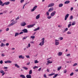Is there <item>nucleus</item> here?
Instances as JSON below:
<instances>
[{
	"mask_svg": "<svg viewBox=\"0 0 78 78\" xmlns=\"http://www.w3.org/2000/svg\"><path fill=\"white\" fill-rule=\"evenodd\" d=\"M42 41L41 42H40V44H39V45L40 46H42V45H44V40H45V38H43L42 39Z\"/></svg>",
	"mask_w": 78,
	"mask_h": 78,
	"instance_id": "nucleus-1",
	"label": "nucleus"
},
{
	"mask_svg": "<svg viewBox=\"0 0 78 78\" xmlns=\"http://www.w3.org/2000/svg\"><path fill=\"white\" fill-rule=\"evenodd\" d=\"M17 22V21H13L11 24L9 25V27H11V26H12V25H14V24H16V23Z\"/></svg>",
	"mask_w": 78,
	"mask_h": 78,
	"instance_id": "nucleus-2",
	"label": "nucleus"
},
{
	"mask_svg": "<svg viewBox=\"0 0 78 78\" xmlns=\"http://www.w3.org/2000/svg\"><path fill=\"white\" fill-rule=\"evenodd\" d=\"M37 8V6H34L33 8L31 10V12H33V11H34V10H36Z\"/></svg>",
	"mask_w": 78,
	"mask_h": 78,
	"instance_id": "nucleus-3",
	"label": "nucleus"
},
{
	"mask_svg": "<svg viewBox=\"0 0 78 78\" xmlns=\"http://www.w3.org/2000/svg\"><path fill=\"white\" fill-rule=\"evenodd\" d=\"M35 24H32V25H28L27 26V27L28 28H31L32 27H33L34 25H35Z\"/></svg>",
	"mask_w": 78,
	"mask_h": 78,
	"instance_id": "nucleus-4",
	"label": "nucleus"
},
{
	"mask_svg": "<svg viewBox=\"0 0 78 78\" xmlns=\"http://www.w3.org/2000/svg\"><path fill=\"white\" fill-rule=\"evenodd\" d=\"M26 25H27V23H26L25 22H23L22 23H21V26H22L23 27L25 26Z\"/></svg>",
	"mask_w": 78,
	"mask_h": 78,
	"instance_id": "nucleus-5",
	"label": "nucleus"
},
{
	"mask_svg": "<svg viewBox=\"0 0 78 78\" xmlns=\"http://www.w3.org/2000/svg\"><path fill=\"white\" fill-rule=\"evenodd\" d=\"M55 4H54V3H51L48 5V8H49V7H52V6H53Z\"/></svg>",
	"mask_w": 78,
	"mask_h": 78,
	"instance_id": "nucleus-6",
	"label": "nucleus"
},
{
	"mask_svg": "<svg viewBox=\"0 0 78 78\" xmlns=\"http://www.w3.org/2000/svg\"><path fill=\"white\" fill-rule=\"evenodd\" d=\"M22 31L24 33H28V30L26 29H24L22 30Z\"/></svg>",
	"mask_w": 78,
	"mask_h": 78,
	"instance_id": "nucleus-7",
	"label": "nucleus"
},
{
	"mask_svg": "<svg viewBox=\"0 0 78 78\" xmlns=\"http://www.w3.org/2000/svg\"><path fill=\"white\" fill-rule=\"evenodd\" d=\"M69 14H67L66 15L65 18V20H67V19L69 17Z\"/></svg>",
	"mask_w": 78,
	"mask_h": 78,
	"instance_id": "nucleus-8",
	"label": "nucleus"
},
{
	"mask_svg": "<svg viewBox=\"0 0 78 78\" xmlns=\"http://www.w3.org/2000/svg\"><path fill=\"white\" fill-rule=\"evenodd\" d=\"M55 13H56V11H54L53 12H52L51 14V16H54L55 15Z\"/></svg>",
	"mask_w": 78,
	"mask_h": 78,
	"instance_id": "nucleus-9",
	"label": "nucleus"
},
{
	"mask_svg": "<svg viewBox=\"0 0 78 78\" xmlns=\"http://www.w3.org/2000/svg\"><path fill=\"white\" fill-rule=\"evenodd\" d=\"M19 58L20 59H23L25 58V57L24 56H23L22 55H20L19 56Z\"/></svg>",
	"mask_w": 78,
	"mask_h": 78,
	"instance_id": "nucleus-10",
	"label": "nucleus"
},
{
	"mask_svg": "<svg viewBox=\"0 0 78 78\" xmlns=\"http://www.w3.org/2000/svg\"><path fill=\"white\" fill-rule=\"evenodd\" d=\"M53 8L52 7L50 8L48 10V12H51V11H53Z\"/></svg>",
	"mask_w": 78,
	"mask_h": 78,
	"instance_id": "nucleus-11",
	"label": "nucleus"
},
{
	"mask_svg": "<svg viewBox=\"0 0 78 78\" xmlns=\"http://www.w3.org/2000/svg\"><path fill=\"white\" fill-rule=\"evenodd\" d=\"M26 77L27 78H31V76L30 75H27Z\"/></svg>",
	"mask_w": 78,
	"mask_h": 78,
	"instance_id": "nucleus-12",
	"label": "nucleus"
},
{
	"mask_svg": "<svg viewBox=\"0 0 78 78\" xmlns=\"http://www.w3.org/2000/svg\"><path fill=\"white\" fill-rule=\"evenodd\" d=\"M40 18V14L39 15H37L36 16V19H39Z\"/></svg>",
	"mask_w": 78,
	"mask_h": 78,
	"instance_id": "nucleus-13",
	"label": "nucleus"
},
{
	"mask_svg": "<svg viewBox=\"0 0 78 78\" xmlns=\"http://www.w3.org/2000/svg\"><path fill=\"white\" fill-rule=\"evenodd\" d=\"M62 55V52H59L58 54V56H61Z\"/></svg>",
	"mask_w": 78,
	"mask_h": 78,
	"instance_id": "nucleus-14",
	"label": "nucleus"
},
{
	"mask_svg": "<svg viewBox=\"0 0 78 78\" xmlns=\"http://www.w3.org/2000/svg\"><path fill=\"white\" fill-rule=\"evenodd\" d=\"M40 29V27H38L36 29H35L34 30V31H37V30H39Z\"/></svg>",
	"mask_w": 78,
	"mask_h": 78,
	"instance_id": "nucleus-15",
	"label": "nucleus"
},
{
	"mask_svg": "<svg viewBox=\"0 0 78 78\" xmlns=\"http://www.w3.org/2000/svg\"><path fill=\"white\" fill-rule=\"evenodd\" d=\"M20 77H21L22 78H25V75H21L20 76Z\"/></svg>",
	"mask_w": 78,
	"mask_h": 78,
	"instance_id": "nucleus-16",
	"label": "nucleus"
},
{
	"mask_svg": "<svg viewBox=\"0 0 78 78\" xmlns=\"http://www.w3.org/2000/svg\"><path fill=\"white\" fill-rule=\"evenodd\" d=\"M15 67H17V68H19L20 66L17 64V63H16L15 64Z\"/></svg>",
	"mask_w": 78,
	"mask_h": 78,
	"instance_id": "nucleus-17",
	"label": "nucleus"
},
{
	"mask_svg": "<svg viewBox=\"0 0 78 78\" xmlns=\"http://www.w3.org/2000/svg\"><path fill=\"white\" fill-rule=\"evenodd\" d=\"M70 3V1H67L65 2L64 3L65 4H68Z\"/></svg>",
	"mask_w": 78,
	"mask_h": 78,
	"instance_id": "nucleus-18",
	"label": "nucleus"
},
{
	"mask_svg": "<svg viewBox=\"0 0 78 78\" xmlns=\"http://www.w3.org/2000/svg\"><path fill=\"white\" fill-rule=\"evenodd\" d=\"M10 3V2H5V5H9V4Z\"/></svg>",
	"mask_w": 78,
	"mask_h": 78,
	"instance_id": "nucleus-19",
	"label": "nucleus"
},
{
	"mask_svg": "<svg viewBox=\"0 0 78 78\" xmlns=\"http://www.w3.org/2000/svg\"><path fill=\"white\" fill-rule=\"evenodd\" d=\"M19 33L17 32L16 33H15V37H16V36H19Z\"/></svg>",
	"mask_w": 78,
	"mask_h": 78,
	"instance_id": "nucleus-20",
	"label": "nucleus"
},
{
	"mask_svg": "<svg viewBox=\"0 0 78 78\" xmlns=\"http://www.w3.org/2000/svg\"><path fill=\"white\" fill-rule=\"evenodd\" d=\"M59 43L58 41L57 42H55V45H59Z\"/></svg>",
	"mask_w": 78,
	"mask_h": 78,
	"instance_id": "nucleus-21",
	"label": "nucleus"
},
{
	"mask_svg": "<svg viewBox=\"0 0 78 78\" xmlns=\"http://www.w3.org/2000/svg\"><path fill=\"white\" fill-rule=\"evenodd\" d=\"M59 7H62V6H63V4H60L59 5Z\"/></svg>",
	"mask_w": 78,
	"mask_h": 78,
	"instance_id": "nucleus-22",
	"label": "nucleus"
},
{
	"mask_svg": "<svg viewBox=\"0 0 78 78\" xmlns=\"http://www.w3.org/2000/svg\"><path fill=\"white\" fill-rule=\"evenodd\" d=\"M61 68H62V66H60V67H59L58 68V71H59V70H60L61 69Z\"/></svg>",
	"mask_w": 78,
	"mask_h": 78,
	"instance_id": "nucleus-23",
	"label": "nucleus"
},
{
	"mask_svg": "<svg viewBox=\"0 0 78 78\" xmlns=\"http://www.w3.org/2000/svg\"><path fill=\"white\" fill-rule=\"evenodd\" d=\"M5 45V44H4L3 43H1V44L0 45V46H1V47H3H3H4Z\"/></svg>",
	"mask_w": 78,
	"mask_h": 78,
	"instance_id": "nucleus-24",
	"label": "nucleus"
},
{
	"mask_svg": "<svg viewBox=\"0 0 78 78\" xmlns=\"http://www.w3.org/2000/svg\"><path fill=\"white\" fill-rule=\"evenodd\" d=\"M47 62L48 64H51V63H52V62H50V60H48Z\"/></svg>",
	"mask_w": 78,
	"mask_h": 78,
	"instance_id": "nucleus-25",
	"label": "nucleus"
},
{
	"mask_svg": "<svg viewBox=\"0 0 78 78\" xmlns=\"http://www.w3.org/2000/svg\"><path fill=\"white\" fill-rule=\"evenodd\" d=\"M58 75V74H55L54 76L53 77V78H56V77Z\"/></svg>",
	"mask_w": 78,
	"mask_h": 78,
	"instance_id": "nucleus-26",
	"label": "nucleus"
},
{
	"mask_svg": "<svg viewBox=\"0 0 78 78\" xmlns=\"http://www.w3.org/2000/svg\"><path fill=\"white\" fill-rule=\"evenodd\" d=\"M55 74V73H52V74H49L48 75V76H52L53 75H54Z\"/></svg>",
	"mask_w": 78,
	"mask_h": 78,
	"instance_id": "nucleus-27",
	"label": "nucleus"
},
{
	"mask_svg": "<svg viewBox=\"0 0 78 78\" xmlns=\"http://www.w3.org/2000/svg\"><path fill=\"white\" fill-rule=\"evenodd\" d=\"M30 38H31V39H34L35 36H32L30 37Z\"/></svg>",
	"mask_w": 78,
	"mask_h": 78,
	"instance_id": "nucleus-28",
	"label": "nucleus"
},
{
	"mask_svg": "<svg viewBox=\"0 0 78 78\" xmlns=\"http://www.w3.org/2000/svg\"><path fill=\"white\" fill-rule=\"evenodd\" d=\"M73 16H71L69 18V20H72V19H73Z\"/></svg>",
	"mask_w": 78,
	"mask_h": 78,
	"instance_id": "nucleus-29",
	"label": "nucleus"
},
{
	"mask_svg": "<svg viewBox=\"0 0 78 78\" xmlns=\"http://www.w3.org/2000/svg\"><path fill=\"white\" fill-rule=\"evenodd\" d=\"M29 74H30V75H31V74H32V70H30L29 71Z\"/></svg>",
	"mask_w": 78,
	"mask_h": 78,
	"instance_id": "nucleus-30",
	"label": "nucleus"
},
{
	"mask_svg": "<svg viewBox=\"0 0 78 78\" xmlns=\"http://www.w3.org/2000/svg\"><path fill=\"white\" fill-rule=\"evenodd\" d=\"M34 62L35 64H37V63H38V62H39L37 61V60H35L34 61Z\"/></svg>",
	"mask_w": 78,
	"mask_h": 78,
	"instance_id": "nucleus-31",
	"label": "nucleus"
},
{
	"mask_svg": "<svg viewBox=\"0 0 78 78\" xmlns=\"http://www.w3.org/2000/svg\"><path fill=\"white\" fill-rule=\"evenodd\" d=\"M75 25V22H73L72 24V25Z\"/></svg>",
	"mask_w": 78,
	"mask_h": 78,
	"instance_id": "nucleus-32",
	"label": "nucleus"
},
{
	"mask_svg": "<svg viewBox=\"0 0 78 78\" xmlns=\"http://www.w3.org/2000/svg\"><path fill=\"white\" fill-rule=\"evenodd\" d=\"M23 68L24 69H25L26 70H28V68L27 67H23Z\"/></svg>",
	"mask_w": 78,
	"mask_h": 78,
	"instance_id": "nucleus-33",
	"label": "nucleus"
},
{
	"mask_svg": "<svg viewBox=\"0 0 78 78\" xmlns=\"http://www.w3.org/2000/svg\"><path fill=\"white\" fill-rule=\"evenodd\" d=\"M0 72L1 73H4V71H3V70H1Z\"/></svg>",
	"mask_w": 78,
	"mask_h": 78,
	"instance_id": "nucleus-34",
	"label": "nucleus"
},
{
	"mask_svg": "<svg viewBox=\"0 0 78 78\" xmlns=\"http://www.w3.org/2000/svg\"><path fill=\"white\" fill-rule=\"evenodd\" d=\"M77 63H75L73 65V67H75V66H77Z\"/></svg>",
	"mask_w": 78,
	"mask_h": 78,
	"instance_id": "nucleus-35",
	"label": "nucleus"
},
{
	"mask_svg": "<svg viewBox=\"0 0 78 78\" xmlns=\"http://www.w3.org/2000/svg\"><path fill=\"white\" fill-rule=\"evenodd\" d=\"M68 30V28H66V29L64 30V32H66V31H67Z\"/></svg>",
	"mask_w": 78,
	"mask_h": 78,
	"instance_id": "nucleus-36",
	"label": "nucleus"
},
{
	"mask_svg": "<svg viewBox=\"0 0 78 78\" xmlns=\"http://www.w3.org/2000/svg\"><path fill=\"white\" fill-rule=\"evenodd\" d=\"M47 18L48 19H51V16H48L47 17Z\"/></svg>",
	"mask_w": 78,
	"mask_h": 78,
	"instance_id": "nucleus-37",
	"label": "nucleus"
},
{
	"mask_svg": "<svg viewBox=\"0 0 78 78\" xmlns=\"http://www.w3.org/2000/svg\"><path fill=\"white\" fill-rule=\"evenodd\" d=\"M28 37H24L23 38V40L24 39H26Z\"/></svg>",
	"mask_w": 78,
	"mask_h": 78,
	"instance_id": "nucleus-38",
	"label": "nucleus"
},
{
	"mask_svg": "<svg viewBox=\"0 0 78 78\" xmlns=\"http://www.w3.org/2000/svg\"><path fill=\"white\" fill-rule=\"evenodd\" d=\"M73 74H74L72 72L70 74V76H72L73 75Z\"/></svg>",
	"mask_w": 78,
	"mask_h": 78,
	"instance_id": "nucleus-39",
	"label": "nucleus"
},
{
	"mask_svg": "<svg viewBox=\"0 0 78 78\" xmlns=\"http://www.w3.org/2000/svg\"><path fill=\"white\" fill-rule=\"evenodd\" d=\"M3 4V2H2V1L0 0V5H2Z\"/></svg>",
	"mask_w": 78,
	"mask_h": 78,
	"instance_id": "nucleus-40",
	"label": "nucleus"
},
{
	"mask_svg": "<svg viewBox=\"0 0 78 78\" xmlns=\"http://www.w3.org/2000/svg\"><path fill=\"white\" fill-rule=\"evenodd\" d=\"M6 12H7V10L4 11L3 12V13H4V14H6Z\"/></svg>",
	"mask_w": 78,
	"mask_h": 78,
	"instance_id": "nucleus-41",
	"label": "nucleus"
},
{
	"mask_svg": "<svg viewBox=\"0 0 78 78\" xmlns=\"http://www.w3.org/2000/svg\"><path fill=\"white\" fill-rule=\"evenodd\" d=\"M27 4V3H26V4H24V5H23V9H24V8L25 7V5Z\"/></svg>",
	"mask_w": 78,
	"mask_h": 78,
	"instance_id": "nucleus-42",
	"label": "nucleus"
},
{
	"mask_svg": "<svg viewBox=\"0 0 78 78\" xmlns=\"http://www.w3.org/2000/svg\"><path fill=\"white\" fill-rule=\"evenodd\" d=\"M36 68H38V67H37L36 66H35L34 67H33V69H34Z\"/></svg>",
	"mask_w": 78,
	"mask_h": 78,
	"instance_id": "nucleus-43",
	"label": "nucleus"
},
{
	"mask_svg": "<svg viewBox=\"0 0 78 78\" xmlns=\"http://www.w3.org/2000/svg\"><path fill=\"white\" fill-rule=\"evenodd\" d=\"M67 34H72V33L70 32V31H68V32H67Z\"/></svg>",
	"mask_w": 78,
	"mask_h": 78,
	"instance_id": "nucleus-44",
	"label": "nucleus"
},
{
	"mask_svg": "<svg viewBox=\"0 0 78 78\" xmlns=\"http://www.w3.org/2000/svg\"><path fill=\"white\" fill-rule=\"evenodd\" d=\"M44 78H47V76H46V74H44Z\"/></svg>",
	"mask_w": 78,
	"mask_h": 78,
	"instance_id": "nucleus-45",
	"label": "nucleus"
},
{
	"mask_svg": "<svg viewBox=\"0 0 78 78\" xmlns=\"http://www.w3.org/2000/svg\"><path fill=\"white\" fill-rule=\"evenodd\" d=\"M71 24H69L68 25V28H70V26H71Z\"/></svg>",
	"mask_w": 78,
	"mask_h": 78,
	"instance_id": "nucleus-46",
	"label": "nucleus"
},
{
	"mask_svg": "<svg viewBox=\"0 0 78 78\" xmlns=\"http://www.w3.org/2000/svg\"><path fill=\"white\" fill-rule=\"evenodd\" d=\"M8 63H11L12 62L10 60H8Z\"/></svg>",
	"mask_w": 78,
	"mask_h": 78,
	"instance_id": "nucleus-47",
	"label": "nucleus"
},
{
	"mask_svg": "<svg viewBox=\"0 0 78 78\" xmlns=\"http://www.w3.org/2000/svg\"><path fill=\"white\" fill-rule=\"evenodd\" d=\"M0 64H3V61L1 60L0 61Z\"/></svg>",
	"mask_w": 78,
	"mask_h": 78,
	"instance_id": "nucleus-48",
	"label": "nucleus"
},
{
	"mask_svg": "<svg viewBox=\"0 0 78 78\" xmlns=\"http://www.w3.org/2000/svg\"><path fill=\"white\" fill-rule=\"evenodd\" d=\"M60 41H62V39H63V37H60Z\"/></svg>",
	"mask_w": 78,
	"mask_h": 78,
	"instance_id": "nucleus-49",
	"label": "nucleus"
},
{
	"mask_svg": "<svg viewBox=\"0 0 78 78\" xmlns=\"http://www.w3.org/2000/svg\"><path fill=\"white\" fill-rule=\"evenodd\" d=\"M18 19H19V16L17 18H16V20H17Z\"/></svg>",
	"mask_w": 78,
	"mask_h": 78,
	"instance_id": "nucleus-50",
	"label": "nucleus"
},
{
	"mask_svg": "<svg viewBox=\"0 0 78 78\" xmlns=\"http://www.w3.org/2000/svg\"><path fill=\"white\" fill-rule=\"evenodd\" d=\"M26 57L27 58H30V56L29 55H26Z\"/></svg>",
	"mask_w": 78,
	"mask_h": 78,
	"instance_id": "nucleus-51",
	"label": "nucleus"
},
{
	"mask_svg": "<svg viewBox=\"0 0 78 78\" xmlns=\"http://www.w3.org/2000/svg\"><path fill=\"white\" fill-rule=\"evenodd\" d=\"M23 34V32H20V34Z\"/></svg>",
	"mask_w": 78,
	"mask_h": 78,
	"instance_id": "nucleus-52",
	"label": "nucleus"
},
{
	"mask_svg": "<svg viewBox=\"0 0 78 78\" xmlns=\"http://www.w3.org/2000/svg\"><path fill=\"white\" fill-rule=\"evenodd\" d=\"M46 14H47V16H49V12H46Z\"/></svg>",
	"mask_w": 78,
	"mask_h": 78,
	"instance_id": "nucleus-53",
	"label": "nucleus"
},
{
	"mask_svg": "<svg viewBox=\"0 0 78 78\" xmlns=\"http://www.w3.org/2000/svg\"><path fill=\"white\" fill-rule=\"evenodd\" d=\"M6 46H8L9 45V43H7L6 44Z\"/></svg>",
	"mask_w": 78,
	"mask_h": 78,
	"instance_id": "nucleus-54",
	"label": "nucleus"
},
{
	"mask_svg": "<svg viewBox=\"0 0 78 78\" xmlns=\"http://www.w3.org/2000/svg\"><path fill=\"white\" fill-rule=\"evenodd\" d=\"M5 64H7V63H8V60L5 61Z\"/></svg>",
	"mask_w": 78,
	"mask_h": 78,
	"instance_id": "nucleus-55",
	"label": "nucleus"
},
{
	"mask_svg": "<svg viewBox=\"0 0 78 78\" xmlns=\"http://www.w3.org/2000/svg\"><path fill=\"white\" fill-rule=\"evenodd\" d=\"M23 2H24V0H21L20 1V2L21 3H23Z\"/></svg>",
	"mask_w": 78,
	"mask_h": 78,
	"instance_id": "nucleus-56",
	"label": "nucleus"
},
{
	"mask_svg": "<svg viewBox=\"0 0 78 78\" xmlns=\"http://www.w3.org/2000/svg\"><path fill=\"white\" fill-rule=\"evenodd\" d=\"M67 73V70L66 69H65V70H64V73Z\"/></svg>",
	"mask_w": 78,
	"mask_h": 78,
	"instance_id": "nucleus-57",
	"label": "nucleus"
},
{
	"mask_svg": "<svg viewBox=\"0 0 78 78\" xmlns=\"http://www.w3.org/2000/svg\"><path fill=\"white\" fill-rule=\"evenodd\" d=\"M28 47H31V45L30 43H29L28 44Z\"/></svg>",
	"mask_w": 78,
	"mask_h": 78,
	"instance_id": "nucleus-58",
	"label": "nucleus"
},
{
	"mask_svg": "<svg viewBox=\"0 0 78 78\" xmlns=\"http://www.w3.org/2000/svg\"><path fill=\"white\" fill-rule=\"evenodd\" d=\"M5 5V3H4L2 4L1 5L2 6H4V5Z\"/></svg>",
	"mask_w": 78,
	"mask_h": 78,
	"instance_id": "nucleus-59",
	"label": "nucleus"
},
{
	"mask_svg": "<svg viewBox=\"0 0 78 78\" xmlns=\"http://www.w3.org/2000/svg\"><path fill=\"white\" fill-rule=\"evenodd\" d=\"M27 65H30V62H29L28 63H27Z\"/></svg>",
	"mask_w": 78,
	"mask_h": 78,
	"instance_id": "nucleus-60",
	"label": "nucleus"
},
{
	"mask_svg": "<svg viewBox=\"0 0 78 78\" xmlns=\"http://www.w3.org/2000/svg\"><path fill=\"white\" fill-rule=\"evenodd\" d=\"M41 68H40L38 69V71H41Z\"/></svg>",
	"mask_w": 78,
	"mask_h": 78,
	"instance_id": "nucleus-61",
	"label": "nucleus"
},
{
	"mask_svg": "<svg viewBox=\"0 0 78 78\" xmlns=\"http://www.w3.org/2000/svg\"><path fill=\"white\" fill-rule=\"evenodd\" d=\"M5 56V54H2V56Z\"/></svg>",
	"mask_w": 78,
	"mask_h": 78,
	"instance_id": "nucleus-62",
	"label": "nucleus"
},
{
	"mask_svg": "<svg viewBox=\"0 0 78 78\" xmlns=\"http://www.w3.org/2000/svg\"><path fill=\"white\" fill-rule=\"evenodd\" d=\"M73 7H71L70 9V10L71 11H72V10H73Z\"/></svg>",
	"mask_w": 78,
	"mask_h": 78,
	"instance_id": "nucleus-63",
	"label": "nucleus"
},
{
	"mask_svg": "<svg viewBox=\"0 0 78 78\" xmlns=\"http://www.w3.org/2000/svg\"><path fill=\"white\" fill-rule=\"evenodd\" d=\"M70 56V54H68L66 55V56Z\"/></svg>",
	"mask_w": 78,
	"mask_h": 78,
	"instance_id": "nucleus-64",
	"label": "nucleus"
}]
</instances>
